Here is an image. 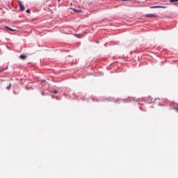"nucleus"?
I'll list each match as a JSON object with an SVG mask.
<instances>
[{"mask_svg":"<svg viewBox=\"0 0 178 178\" xmlns=\"http://www.w3.org/2000/svg\"><path fill=\"white\" fill-rule=\"evenodd\" d=\"M177 112L178 113V108H176Z\"/></svg>","mask_w":178,"mask_h":178,"instance_id":"obj_12","label":"nucleus"},{"mask_svg":"<svg viewBox=\"0 0 178 178\" xmlns=\"http://www.w3.org/2000/svg\"><path fill=\"white\" fill-rule=\"evenodd\" d=\"M145 17H150V19H155V17H158V15L155 14H147Z\"/></svg>","mask_w":178,"mask_h":178,"instance_id":"obj_1","label":"nucleus"},{"mask_svg":"<svg viewBox=\"0 0 178 178\" xmlns=\"http://www.w3.org/2000/svg\"><path fill=\"white\" fill-rule=\"evenodd\" d=\"M26 13H30V9L26 10Z\"/></svg>","mask_w":178,"mask_h":178,"instance_id":"obj_9","label":"nucleus"},{"mask_svg":"<svg viewBox=\"0 0 178 178\" xmlns=\"http://www.w3.org/2000/svg\"><path fill=\"white\" fill-rule=\"evenodd\" d=\"M51 97H52V98H55V96H54V95H53V96H51Z\"/></svg>","mask_w":178,"mask_h":178,"instance_id":"obj_11","label":"nucleus"},{"mask_svg":"<svg viewBox=\"0 0 178 178\" xmlns=\"http://www.w3.org/2000/svg\"><path fill=\"white\" fill-rule=\"evenodd\" d=\"M170 2L174 5H178V0H170Z\"/></svg>","mask_w":178,"mask_h":178,"instance_id":"obj_5","label":"nucleus"},{"mask_svg":"<svg viewBox=\"0 0 178 178\" xmlns=\"http://www.w3.org/2000/svg\"><path fill=\"white\" fill-rule=\"evenodd\" d=\"M19 59H22V60H26V59H27V56L22 54L19 56Z\"/></svg>","mask_w":178,"mask_h":178,"instance_id":"obj_4","label":"nucleus"},{"mask_svg":"<svg viewBox=\"0 0 178 178\" xmlns=\"http://www.w3.org/2000/svg\"><path fill=\"white\" fill-rule=\"evenodd\" d=\"M166 8V7H165V6H152V7H150V8L151 9H155V8Z\"/></svg>","mask_w":178,"mask_h":178,"instance_id":"obj_3","label":"nucleus"},{"mask_svg":"<svg viewBox=\"0 0 178 178\" xmlns=\"http://www.w3.org/2000/svg\"><path fill=\"white\" fill-rule=\"evenodd\" d=\"M18 3L19 5L20 10L23 12V10H24V6L22 3V1L20 0L18 1Z\"/></svg>","mask_w":178,"mask_h":178,"instance_id":"obj_2","label":"nucleus"},{"mask_svg":"<svg viewBox=\"0 0 178 178\" xmlns=\"http://www.w3.org/2000/svg\"><path fill=\"white\" fill-rule=\"evenodd\" d=\"M12 87V83H10L8 86L6 87L7 90H10Z\"/></svg>","mask_w":178,"mask_h":178,"instance_id":"obj_8","label":"nucleus"},{"mask_svg":"<svg viewBox=\"0 0 178 178\" xmlns=\"http://www.w3.org/2000/svg\"><path fill=\"white\" fill-rule=\"evenodd\" d=\"M74 12H76V13H81V12H83L81 10H77V9H74L73 8Z\"/></svg>","mask_w":178,"mask_h":178,"instance_id":"obj_6","label":"nucleus"},{"mask_svg":"<svg viewBox=\"0 0 178 178\" xmlns=\"http://www.w3.org/2000/svg\"><path fill=\"white\" fill-rule=\"evenodd\" d=\"M54 94H58V91H57V90H54Z\"/></svg>","mask_w":178,"mask_h":178,"instance_id":"obj_10","label":"nucleus"},{"mask_svg":"<svg viewBox=\"0 0 178 178\" xmlns=\"http://www.w3.org/2000/svg\"><path fill=\"white\" fill-rule=\"evenodd\" d=\"M5 29H7V30H10V31H15V29H12L9 28L8 26H5Z\"/></svg>","mask_w":178,"mask_h":178,"instance_id":"obj_7","label":"nucleus"}]
</instances>
